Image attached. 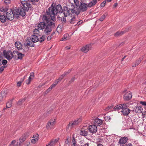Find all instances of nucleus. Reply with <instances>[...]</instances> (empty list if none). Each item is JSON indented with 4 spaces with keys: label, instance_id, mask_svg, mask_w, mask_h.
Returning a JSON list of instances; mask_svg holds the SVG:
<instances>
[{
    "label": "nucleus",
    "instance_id": "nucleus-55",
    "mask_svg": "<svg viewBox=\"0 0 146 146\" xmlns=\"http://www.w3.org/2000/svg\"><path fill=\"white\" fill-rule=\"evenodd\" d=\"M82 21H78L77 23V25H79L80 24H82Z\"/></svg>",
    "mask_w": 146,
    "mask_h": 146
},
{
    "label": "nucleus",
    "instance_id": "nucleus-2",
    "mask_svg": "<svg viewBox=\"0 0 146 146\" xmlns=\"http://www.w3.org/2000/svg\"><path fill=\"white\" fill-rule=\"evenodd\" d=\"M42 19L43 21L47 23L44 29V33L46 35H49L52 31V28L54 27L55 21L48 19L46 15L43 16Z\"/></svg>",
    "mask_w": 146,
    "mask_h": 146
},
{
    "label": "nucleus",
    "instance_id": "nucleus-20",
    "mask_svg": "<svg viewBox=\"0 0 146 146\" xmlns=\"http://www.w3.org/2000/svg\"><path fill=\"white\" fill-rule=\"evenodd\" d=\"M88 129H82L80 131L79 133L80 135L86 136H88Z\"/></svg>",
    "mask_w": 146,
    "mask_h": 146
},
{
    "label": "nucleus",
    "instance_id": "nucleus-37",
    "mask_svg": "<svg viewBox=\"0 0 146 146\" xmlns=\"http://www.w3.org/2000/svg\"><path fill=\"white\" fill-rule=\"evenodd\" d=\"M7 11V9L5 7H2L0 8V11L2 12H5Z\"/></svg>",
    "mask_w": 146,
    "mask_h": 146
},
{
    "label": "nucleus",
    "instance_id": "nucleus-41",
    "mask_svg": "<svg viewBox=\"0 0 146 146\" xmlns=\"http://www.w3.org/2000/svg\"><path fill=\"white\" fill-rule=\"evenodd\" d=\"M60 81L58 80H56L53 84L52 85L55 87L58 84V83Z\"/></svg>",
    "mask_w": 146,
    "mask_h": 146
},
{
    "label": "nucleus",
    "instance_id": "nucleus-34",
    "mask_svg": "<svg viewBox=\"0 0 146 146\" xmlns=\"http://www.w3.org/2000/svg\"><path fill=\"white\" fill-rule=\"evenodd\" d=\"M45 39V36L44 35H42L41 37H40V36H39V40L38 41H39L40 42H42L44 41Z\"/></svg>",
    "mask_w": 146,
    "mask_h": 146
},
{
    "label": "nucleus",
    "instance_id": "nucleus-52",
    "mask_svg": "<svg viewBox=\"0 0 146 146\" xmlns=\"http://www.w3.org/2000/svg\"><path fill=\"white\" fill-rule=\"evenodd\" d=\"M29 133L27 132L24 134V137H27L29 136Z\"/></svg>",
    "mask_w": 146,
    "mask_h": 146
},
{
    "label": "nucleus",
    "instance_id": "nucleus-46",
    "mask_svg": "<svg viewBox=\"0 0 146 146\" xmlns=\"http://www.w3.org/2000/svg\"><path fill=\"white\" fill-rule=\"evenodd\" d=\"M104 119L106 121H109L111 119V117H110L105 116L104 117Z\"/></svg>",
    "mask_w": 146,
    "mask_h": 146
},
{
    "label": "nucleus",
    "instance_id": "nucleus-30",
    "mask_svg": "<svg viewBox=\"0 0 146 146\" xmlns=\"http://www.w3.org/2000/svg\"><path fill=\"white\" fill-rule=\"evenodd\" d=\"M12 100L9 101L6 104V108H9L12 106Z\"/></svg>",
    "mask_w": 146,
    "mask_h": 146
},
{
    "label": "nucleus",
    "instance_id": "nucleus-33",
    "mask_svg": "<svg viewBox=\"0 0 146 146\" xmlns=\"http://www.w3.org/2000/svg\"><path fill=\"white\" fill-rule=\"evenodd\" d=\"M33 139H31V142L33 144H35L38 140V137H32Z\"/></svg>",
    "mask_w": 146,
    "mask_h": 146
},
{
    "label": "nucleus",
    "instance_id": "nucleus-17",
    "mask_svg": "<svg viewBox=\"0 0 146 146\" xmlns=\"http://www.w3.org/2000/svg\"><path fill=\"white\" fill-rule=\"evenodd\" d=\"M80 121V119H78L73 122H70L68 125V127H70V128H72L74 125H77Z\"/></svg>",
    "mask_w": 146,
    "mask_h": 146
},
{
    "label": "nucleus",
    "instance_id": "nucleus-14",
    "mask_svg": "<svg viewBox=\"0 0 146 146\" xmlns=\"http://www.w3.org/2000/svg\"><path fill=\"white\" fill-rule=\"evenodd\" d=\"M15 45L19 50L21 51L22 52H25V50L23 49V46L21 44V42L17 41L15 42Z\"/></svg>",
    "mask_w": 146,
    "mask_h": 146
},
{
    "label": "nucleus",
    "instance_id": "nucleus-56",
    "mask_svg": "<svg viewBox=\"0 0 146 146\" xmlns=\"http://www.w3.org/2000/svg\"><path fill=\"white\" fill-rule=\"evenodd\" d=\"M25 76H25L24 77L22 78L21 79V80L20 81L21 82H22L24 81V80L25 79Z\"/></svg>",
    "mask_w": 146,
    "mask_h": 146
},
{
    "label": "nucleus",
    "instance_id": "nucleus-5",
    "mask_svg": "<svg viewBox=\"0 0 146 146\" xmlns=\"http://www.w3.org/2000/svg\"><path fill=\"white\" fill-rule=\"evenodd\" d=\"M25 11H26L22 7H19L14 10V14L16 15V17H17L19 15L22 17L25 16L26 15Z\"/></svg>",
    "mask_w": 146,
    "mask_h": 146
},
{
    "label": "nucleus",
    "instance_id": "nucleus-8",
    "mask_svg": "<svg viewBox=\"0 0 146 146\" xmlns=\"http://www.w3.org/2000/svg\"><path fill=\"white\" fill-rule=\"evenodd\" d=\"M3 52L4 56L7 59L10 60L13 58H14L13 52H12L10 50L7 51L4 50Z\"/></svg>",
    "mask_w": 146,
    "mask_h": 146
},
{
    "label": "nucleus",
    "instance_id": "nucleus-9",
    "mask_svg": "<svg viewBox=\"0 0 146 146\" xmlns=\"http://www.w3.org/2000/svg\"><path fill=\"white\" fill-rule=\"evenodd\" d=\"M122 93L124 94L123 98L125 101L130 100L132 98V93L130 91H127L126 90L123 91Z\"/></svg>",
    "mask_w": 146,
    "mask_h": 146
},
{
    "label": "nucleus",
    "instance_id": "nucleus-15",
    "mask_svg": "<svg viewBox=\"0 0 146 146\" xmlns=\"http://www.w3.org/2000/svg\"><path fill=\"white\" fill-rule=\"evenodd\" d=\"M91 45L88 44L83 46L81 49V50L84 52H87L91 48Z\"/></svg>",
    "mask_w": 146,
    "mask_h": 146
},
{
    "label": "nucleus",
    "instance_id": "nucleus-42",
    "mask_svg": "<svg viewBox=\"0 0 146 146\" xmlns=\"http://www.w3.org/2000/svg\"><path fill=\"white\" fill-rule=\"evenodd\" d=\"M106 2L107 1H106V0H105L104 1H103V2L101 4V7H104L105 5V4Z\"/></svg>",
    "mask_w": 146,
    "mask_h": 146
},
{
    "label": "nucleus",
    "instance_id": "nucleus-11",
    "mask_svg": "<svg viewBox=\"0 0 146 146\" xmlns=\"http://www.w3.org/2000/svg\"><path fill=\"white\" fill-rule=\"evenodd\" d=\"M21 52H19L17 50H15L13 51L14 54V59L15 60L18 59H21L24 56V54L22 53V52L21 51Z\"/></svg>",
    "mask_w": 146,
    "mask_h": 146
},
{
    "label": "nucleus",
    "instance_id": "nucleus-43",
    "mask_svg": "<svg viewBox=\"0 0 146 146\" xmlns=\"http://www.w3.org/2000/svg\"><path fill=\"white\" fill-rule=\"evenodd\" d=\"M72 142L74 146H76V142L75 140L74 137H73Z\"/></svg>",
    "mask_w": 146,
    "mask_h": 146
},
{
    "label": "nucleus",
    "instance_id": "nucleus-24",
    "mask_svg": "<svg viewBox=\"0 0 146 146\" xmlns=\"http://www.w3.org/2000/svg\"><path fill=\"white\" fill-rule=\"evenodd\" d=\"M58 139H56L55 140H52L50 141L49 143L46 146H53L55 143L58 141Z\"/></svg>",
    "mask_w": 146,
    "mask_h": 146
},
{
    "label": "nucleus",
    "instance_id": "nucleus-59",
    "mask_svg": "<svg viewBox=\"0 0 146 146\" xmlns=\"http://www.w3.org/2000/svg\"><path fill=\"white\" fill-rule=\"evenodd\" d=\"M4 2L5 3H9L10 2V0H5Z\"/></svg>",
    "mask_w": 146,
    "mask_h": 146
},
{
    "label": "nucleus",
    "instance_id": "nucleus-16",
    "mask_svg": "<svg viewBox=\"0 0 146 146\" xmlns=\"http://www.w3.org/2000/svg\"><path fill=\"white\" fill-rule=\"evenodd\" d=\"M88 129L90 132L92 133H94L97 131V126L94 124L90 125Z\"/></svg>",
    "mask_w": 146,
    "mask_h": 146
},
{
    "label": "nucleus",
    "instance_id": "nucleus-61",
    "mask_svg": "<svg viewBox=\"0 0 146 146\" xmlns=\"http://www.w3.org/2000/svg\"><path fill=\"white\" fill-rule=\"evenodd\" d=\"M119 36V33L117 32L115 34V36L117 37Z\"/></svg>",
    "mask_w": 146,
    "mask_h": 146
},
{
    "label": "nucleus",
    "instance_id": "nucleus-12",
    "mask_svg": "<svg viewBox=\"0 0 146 146\" xmlns=\"http://www.w3.org/2000/svg\"><path fill=\"white\" fill-rule=\"evenodd\" d=\"M14 10L13 11H10L7 12L6 16L7 19L10 21L12 20L14 16L16 17V15L14 14Z\"/></svg>",
    "mask_w": 146,
    "mask_h": 146
},
{
    "label": "nucleus",
    "instance_id": "nucleus-35",
    "mask_svg": "<svg viewBox=\"0 0 146 146\" xmlns=\"http://www.w3.org/2000/svg\"><path fill=\"white\" fill-rule=\"evenodd\" d=\"M74 3L76 6H78L81 4V3L79 2V0H73Z\"/></svg>",
    "mask_w": 146,
    "mask_h": 146
},
{
    "label": "nucleus",
    "instance_id": "nucleus-26",
    "mask_svg": "<svg viewBox=\"0 0 146 146\" xmlns=\"http://www.w3.org/2000/svg\"><path fill=\"white\" fill-rule=\"evenodd\" d=\"M142 57L139 58L138 60H137L135 62V63H133L132 66L133 67H135L137 66L141 62V60L142 59Z\"/></svg>",
    "mask_w": 146,
    "mask_h": 146
},
{
    "label": "nucleus",
    "instance_id": "nucleus-63",
    "mask_svg": "<svg viewBox=\"0 0 146 146\" xmlns=\"http://www.w3.org/2000/svg\"><path fill=\"white\" fill-rule=\"evenodd\" d=\"M126 146H132V145L131 143H129L128 144L126 145Z\"/></svg>",
    "mask_w": 146,
    "mask_h": 146
},
{
    "label": "nucleus",
    "instance_id": "nucleus-7",
    "mask_svg": "<svg viewBox=\"0 0 146 146\" xmlns=\"http://www.w3.org/2000/svg\"><path fill=\"white\" fill-rule=\"evenodd\" d=\"M43 22H40L39 23L38 25L37 29H35L33 31L34 34H38L39 33V30H42L44 29L46 26L45 23H46V22H44L43 21Z\"/></svg>",
    "mask_w": 146,
    "mask_h": 146
},
{
    "label": "nucleus",
    "instance_id": "nucleus-32",
    "mask_svg": "<svg viewBox=\"0 0 146 146\" xmlns=\"http://www.w3.org/2000/svg\"><path fill=\"white\" fill-rule=\"evenodd\" d=\"M131 29V27H127L125 29V30L124 31H121L120 33H119V35H122L123 34L125 33V32H127L128 31H129V29Z\"/></svg>",
    "mask_w": 146,
    "mask_h": 146
},
{
    "label": "nucleus",
    "instance_id": "nucleus-51",
    "mask_svg": "<svg viewBox=\"0 0 146 146\" xmlns=\"http://www.w3.org/2000/svg\"><path fill=\"white\" fill-rule=\"evenodd\" d=\"M5 66H2L0 68V73H1L4 70Z\"/></svg>",
    "mask_w": 146,
    "mask_h": 146
},
{
    "label": "nucleus",
    "instance_id": "nucleus-36",
    "mask_svg": "<svg viewBox=\"0 0 146 146\" xmlns=\"http://www.w3.org/2000/svg\"><path fill=\"white\" fill-rule=\"evenodd\" d=\"M106 14H104L99 19V20L101 21H103L104 20L105 17H106Z\"/></svg>",
    "mask_w": 146,
    "mask_h": 146
},
{
    "label": "nucleus",
    "instance_id": "nucleus-23",
    "mask_svg": "<svg viewBox=\"0 0 146 146\" xmlns=\"http://www.w3.org/2000/svg\"><path fill=\"white\" fill-rule=\"evenodd\" d=\"M31 39L34 42H36L39 40L38 37L35 35H32L31 36Z\"/></svg>",
    "mask_w": 146,
    "mask_h": 146
},
{
    "label": "nucleus",
    "instance_id": "nucleus-38",
    "mask_svg": "<svg viewBox=\"0 0 146 146\" xmlns=\"http://www.w3.org/2000/svg\"><path fill=\"white\" fill-rule=\"evenodd\" d=\"M54 87L52 85L50 86L47 90L46 91V93H47L49 91H51L52 89L54 88Z\"/></svg>",
    "mask_w": 146,
    "mask_h": 146
},
{
    "label": "nucleus",
    "instance_id": "nucleus-40",
    "mask_svg": "<svg viewBox=\"0 0 146 146\" xmlns=\"http://www.w3.org/2000/svg\"><path fill=\"white\" fill-rule=\"evenodd\" d=\"M65 76V74H63L58 79V80L59 81H60Z\"/></svg>",
    "mask_w": 146,
    "mask_h": 146
},
{
    "label": "nucleus",
    "instance_id": "nucleus-57",
    "mask_svg": "<svg viewBox=\"0 0 146 146\" xmlns=\"http://www.w3.org/2000/svg\"><path fill=\"white\" fill-rule=\"evenodd\" d=\"M39 135L37 133H36L35 134H34L33 136V137H38L39 136Z\"/></svg>",
    "mask_w": 146,
    "mask_h": 146
},
{
    "label": "nucleus",
    "instance_id": "nucleus-60",
    "mask_svg": "<svg viewBox=\"0 0 146 146\" xmlns=\"http://www.w3.org/2000/svg\"><path fill=\"white\" fill-rule=\"evenodd\" d=\"M70 46H67L65 47L66 49L67 50H68L70 49Z\"/></svg>",
    "mask_w": 146,
    "mask_h": 146
},
{
    "label": "nucleus",
    "instance_id": "nucleus-44",
    "mask_svg": "<svg viewBox=\"0 0 146 146\" xmlns=\"http://www.w3.org/2000/svg\"><path fill=\"white\" fill-rule=\"evenodd\" d=\"M67 20V18L63 17L61 18V21L63 23H65L66 22Z\"/></svg>",
    "mask_w": 146,
    "mask_h": 146
},
{
    "label": "nucleus",
    "instance_id": "nucleus-64",
    "mask_svg": "<svg viewBox=\"0 0 146 146\" xmlns=\"http://www.w3.org/2000/svg\"><path fill=\"white\" fill-rule=\"evenodd\" d=\"M97 146H103V145L102 144H98Z\"/></svg>",
    "mask_w": 146,
    "mask_h": 146
},
{
    "label": "nucleus",
    "instance_id": "nucleus-13",
    "mask_svg": "<svg viewBox=\"0 0 146 146\" xmlns=\"http://www.w3.org/2000/svg\"><path fill=\"white\" fill-rule=\"evenodd\" d=\"M55 123V119H52L47 123L46 125V127L48 129H53L54 125Z\"/></svg>",
    "mask_w": 146,
    "mask_h": 146
},
{
    "label": "nucleus",
    "instance_id": "nucleus-54",
    "mask_svg": "<svg viewBox=\"0 0 146 146\" xmlns=\"http://www.w3.org/2000/svg\"><path fill=\"white\" fill-rule=\"evenodd\" d=\"M3 57L1 56H0V65H1V63Z\"/></svg>",
    "mask_w": 146,
    "mask_h": 146
},
{
    "label": "nucleus",
    "instance_id": "nucleus-53",
    "mask_svg": "<svg viewBox=\"0 0 146 146\" xmlns=\"http://www.w3.org/2000/svg\"><path fill=\"white\" fill-rule=\"evenodd\" d=\"M52 38V36H48L47 37V40H50Z\"/></svg>",
    "mask_w": 146,
    "mask_h": 146
},
{
    "label": "nucleus",
    "instance_id": "nucleus-1",
    "mask_svg": "<svg viewBox=\"0 0 146 146\" xmlns=\"http://www.w3.org/2000/svg\"><path fill=\"white\" fill-rule=\"evenodd\" d=\"M63 12V10L62 7L60 5H58L55 7L53 6V4H52L51 6L49 8L48 10L46 11L48 15H49L50 17L48 18L49 20L55 21V16L58 13H61Z\"/></svg>",
    "mask_w": 146,
    "mask_h": 146
},
{
    "label": "nucleus",
    "instance_id": "nucleus-25",
    "mask_svg": "<svg viewBox=\"0 0 146 146\" xmlns=\"http://www.w3.org/2000/svg\"><path fill=\"white\" fill-rule=\"evenodd\" d=\"M27 44L30 46L32 47H34L35 46L34 42H33L31 39H28L27 40Z\"/></svg>",
    "mask_w": 146,
    "mask_h": 146
},
{
    "label": "nucleus",
    "instance_id": "nucleus-27",
    "mask_svg": "<svg viewBox=\"0 0 146 146\" xmlns=\"http://www.w3.org/2000/svg\"><path fill=\"white\" fill-rule=\"evenodd\" d=\"M127 137H121L119 140V143L121 144H125L127 141Z\"/></svg>",
    "mask_w": 146,
    "mask_h": 146
},
{
    "label": "nucleus",
    "instance_id": "nucleus-29",
    "mask_svg": "<svg viewBox=\"0 0 146 146\" xmlns=\"http://www.w3.org/2000/svg\"><path fill=\"white\" fill-rule=\"evenodd\" d=\"M6 94V93L5 92H2L1 94H0V101L2 100L5 97V95Z\"/></svg>",
    "mask_w": 146,
    "mask_h": 146
},
{
    "label": "nucleus",
    "instance_id": "nucleus-58",
    "mask_svg": "<svg viewBox=\"0 0 146 146\" xmlns=\"http://www.w3.org/2000/svg\"><path fill=\"white\" fill-rule=\"evenodd\" d=\"M70 71L71 70H70L68 71V72H64V74H65V75H67L70 72Z\"/></svg>",
    "mask_w": 146,
    "mask_h": 146
},
{
    "label": "nucleus",
    "instance_id": "nucleus-50",
    "mask_svg": "<svg viewBox=\"0 0 146 146\" xmlns=\"http://www.w3.org/2000/svg\"><path fill=\"white\" fill-rule=\"evenodd\" d=\"M113 109L115 111L117 110L118 111V110H119L118 105H117V106L114 107Z\"/></svg>",
    "mask_w": 146,
    "mask_h": 146
},
{
    "label": "nucleus",
    "instance_id": "nucleus-47",
    "mask_svg": "<svg viewBox=\"0 0 146 146\" xmlns=\"http://www.w3.org/2000/svg\"><path fill=\"white\" fill-rule=\"evenodd\" d=\"M22 83L20 81L18 82L17 83V86L18 87H20L21 86Z\"/></svg>",
    "mask_w": 146,
    "mask_h": 146
},
{
    "label": "nucleus",
    "instance_id": "nucleus-4",
    "mask_svg": "<svg viewBox=\"0 0 146 146\" xmlns=\"http://www.w3.org/2000/svg\"><path fill=\"white\" fill-rule=\"evenodd\" d=\"M65 17H67V20L71 24H74L77 22V20L74 15L69 14V15L64 14Z\"/></svg>",
    "mask_w": 146,
    "mask_h": 146
},
{
    "label": "nucleus",
    "instance_id": "nucleus-45",
    "mask_svg": "<svg viewBox=\"0 0 146 146\" xmlns=\"http://www.w3.org/2000/svg\"><path fill=\"white\" fill-rule=\"evenodd\" d=\"M7 63V61L6 60H3L2 61L1 63V65H2V64L5 65Z\"/></svg>",
    "mask_w": 146,
    "mask_h": 146
},
{
    "label": "nucleus",
    "instance_id": "nucleus-3",
    "mask_svg": "<svg viewBox=\"0 0 146 146\" xmlns=\"http://www.w3.org/2000/svg\"><path fill=\"white\" fill-rule=\"evenodd\" d=\"M63 12V14L65 15H69V14L74 15L75 14L77 15L80 13V10L78 6L75 7L74 5L72 4L69 8L66 6L64 7Z\"/></svg>",
    "mask_w": 146,
    "mask_h": 146
},
{
    "label": "nucleus",
    "instance_id": "nucleus-31",
    "mask_svg": "<svg viewBox=\"0 0 146 146\" xmlns=\"http://www.w3.org/2000/svg\"><path fill=\"white\" fill-rule=\"evenodd\" d=\"M68 34H65L61 39L62 41H66L68 39Z\"/></svg>",
    "mask_w": 146,
    "mask_h": 146
},
{
    "label": "nucleus",
    "instance_id": "nucleus-10",
    "mask_svg": "<svg viewBox=\"0 0 146 146\" xmlns=\"http://www.w3.org/2000/svg\"><path fill=\"white\" fill-rule=\"evenodd\" d=\"M22 7L26 11H28L29 8L31 7L30 3L26 1H23L21 2Z\"/></svg>",
    "mask_w": 146,
    "mask_h": 146
},
{
    "label": "nucleus",
    "instance_id": "nucleus-28",
    "mask_svg": "<svg viewBox=\"0 0 146 146\" xmlns=\"http://www.w3.org/2000/svg\"><path fill=\"white\" fill-rule=\"evenodd\" d=\"M127 106L126 104H119V110L121 109L122 110L126 109Z\"/></svg>",
    "mask_w": 146,
    "mask_h": 146
},
{
    "label": "nucleus",
    "instance_id": "nucleus-22",
    "mask_svg": "<svg viewBox=\"0 0 146 146\" xmlns=\"http://www.w3.org/2000/svg\"><path fill=\"white\" fill-rule=\"evenodd\" d=\"M34 77V73L33 72L31 73L30 74V76L29 77L28 80L25 81L26 83L27 84H29L31 81V79L33 78Z\"/></svg>",
    "mask_w": 146,
    "mask_h": 146
},
{
    "label": "nucleus",
    "instance_id": "nucleus-48",
    "mask_svg": "<svg viewBox=\"0 0 146 146\" xmlns=\"http://www.w3.org/2000/svg\"><path fill=\"white\" fill-rule=\"evenodd\" d=\"M28 1H31L33 3V4L35 5V2H37L38 1V0H28Z\"/></svg>",
    "mask_w": 146,
    "mask_h": 146
},
{
    "label": "nucleus",
    "instance_id": "nucleus-49",
    "mask_svg": "<svg viewBox=\"0 0 146 146\" xmlns=\"http://www.w3.org/2000/svg\"><path fill=\"white\" fill-rule=\"evenodd\" d=\"M140 103L142 105L146 106V102L141 101V102H140Z\"/></svg>",
    "mask_w": 146,
    "mask_h": 146
},
{
    "label": "nucleus",
    "instance_id": "nucleus-19",
    "mask_svg": "<svg viewBox=\"0 0 146 146\" xmlns=\"http://www.w3.org/2000/svg\"><path fill=\"white\" fill-rule=\"evenodd\" d=\"M102 122L103 121L102 120L98 118H96L94 120V124L96 126H100L102 124Z\"/></svg>",
    "mask_w": 146,
    "mask_h": 146
},
{
    "label": "nucleus",
    "instance_id": "nucleus-39",
    "mask_svg": "<svg viewBox=\"0 0 146 146\" xmlns=\"http://www.w3.org/2000/svg\"><path fill=\"white\" fill-rule=\"evenodd\" d=\"M25 100V99L19 100L17 103V104L19 105H21L22 104V103L24 102Z\"/></svg>",
    "mask_w": 146,
    "mask_h": 146
},
{
    "label": "nucleus",
    "instance_id": "nucleus-62",
    "mask_svg": "<svg viewBox=\"0 0 146 146\" xmlns=\"http://www.w3.org/2000/svg\"><path fill=\"white\" fill-rule=\"evenodd\" d=\"M118 5L117 3H115L114 5H113V7H117Z\"/></svg>",
    "mask_w": 146,
    "mask_h": 146
},
{
    "label": "nucleus",
    "instance_id": "nucleus-6",
    "mask_svg": "<svg viewBox=\"0 0 146 146\" xmlns=\"http://www.w3.org/2000/svg\"><path fill=\"white\" fill-rule=\"evenodd\" d=\"M25 140V137H20L19 140L13 141L10 144V146H20Z\"/></svg>",
    "mask_w": 146,
    "mask_h": 146
},
{
    "label": "nucleus",
    "instance_id": "nucleus-18",
    "mask_svg": "<svg viewBox=\"0 0 146 146\" xmlns=\"http://www.w3.org/2000/svg\"><path fill=\"white\" fill-rule=\"evenodd\" d=\"M143 110V108L140 106H135L134 108L133 111L137 113H140L142 112Z\"/></svg>",
    "mask_w": 146,
    "mask_h": 146
},
{
    "label": "nucleus",
    "instance_id": "nucleus-21",
    "mask_svg": "<svg viewBox=\"0 0 146 146\" xmlns=\"http://www.w3.org/2000/svg\"><path fill=\"white\" fill-rule=\"evenodd\" d=\"M121 113L124 115H127L130 112V110L129 108H127L126 109L121 111Z\"/></svg>",
    "mask_w": 146,
    "mask_h": 146
}]
</instances>
